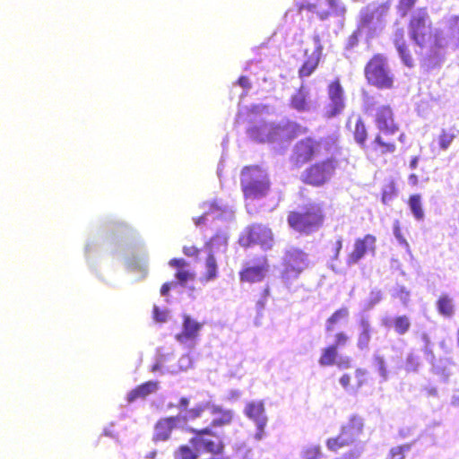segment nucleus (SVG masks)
<instances>
[{
  "instance_id": "7c9ffc66",
  "label": "nucleus",
  "mask_w": 459,
  "mask_h": 459,
  "mask_svg": "<svg viewBox=\"0 0 459 459\" xmlns=\"http://www.w3.org/2000/svg\"><path fill=\"white\" fill-rule=\"evenodd\" d=\"M299 456L301 459H321L322 448L319 444H307L302 446Z\"/></svg>"
},
{
  "instance_id": "9d476101",
  "label": "nucleus",
  "mask_w": 459,
  "mask_h": 459,
  "mask_svg": "<svg viewBox=\"0 0 459 459\" xmlns=\"http://www.w3.org/2000/svg\"><path fill=\"white\" fill-rule=\"evenodd\" d=\"M244 414L254 422L256 428L254 438L257 441L264 439L266 436L265 427L268 422L264 402L254 400L247 403Z\"/></svg>"
},
{
  "instance_id": "13d9d810",
  "label": "nucleus",
  "mask_w": 459,
  "mask_h": 459,
  "mask_svg": "<svg viewBox=\"0 0 459 459\" xmlns=\"http://www.w3.org/2000/svg\"><path fill=\"white\" fill-rule=\"evenodd\" d=\"M423 351L426 357V359L429 362H433L435 356L433 352V343L423 345Z\"/></svg>"
},
{
  "instance_id": "ea45409f",
  "label": "nucleus",
  "mask_w": 459,
  "mask_h": 459,
  "mask_svg": "<svg viewBox=\"0 0 459 459\" xmlns=\"http://www.w3.org/2000/svg\"><path fill=\"white\" fill-rule=\"evenodd\" d=\"M363 429L362 420L359 417H352L349 423L343 427L342 430L351 432L353 436L359 437Z\"/></svg>"
},
{
  "instance_id": "f3484780",
  "label": "nucleus",
  "mask_w": 459,
  "mask_h": 459,
  "mask_svg": "<svg viewBox=\"0 0 459 459\" xmlns=\"http://www.w3.org/2000/svg\"><path fill=\"white\" fill-rule=\"evenodd\" d=\"M376 238L368 234L363 238H358L354 243V249L350 254L347 263L349 265L357 264L366 255H375Z\"/></svg>"
},
{
  "instance_id": "0e129e2a",
  "label": "nucleus",
  "mask_w": 459,
  "mask_h": 459,
  "mask_svg": "<svg viewBox=\"0 0 459 459\" xmlns=\"http://www.w3.org/2000/svg\"><path fill=\"white\" fill-rule=\"evenodd\" d=\"M176 286V283L175 282H167V283H164L160 289V294L161 296H166L168 294V292L169 291V290Z\"/></svg>"
},
{
  "instance_id": "f03ea898",
  "label": "nucleus",
  "mask_w": 459,
  "mask_h": 459,
  "mask_svg": "<svg viewBox=\"0 0 459 459\" xmlns=\"http://www.w3.org/2000/svg\"><path fill=\"white\" fill-rule=\"evenodd\" d=\"M240 183L247 212H256L255 202L264 198L270 189L266 172L257 166L246 167L241 172Z\"/></svg>"
},
{
  "instance_id": "a18cd8bd",
  "label": "nucleus",
  "mask_w": 459,
  "mask_h": 459,
  "mask_svg": "<svg viewBox=\"0 0 459 459\" xmlns=\"http://www.w3.org/2000/svg\"><path fill=\"white\" fill-rule=\"evenodd\" d=\"M382 299V293L380 290H372L367 300L363 303V309L365 311L370 310Z\"/></svg>"
},
{
  "instance_id": "4d7b16f0",
  "label": "nucleus",
  "mask_w": 459,
  "mask_h": 459,
  "mask_svg": "<svg viewBox=\"0 0 459 459\" xmlns=\"http://www.w3.org/2000/svg\"><path fill=\"white\" fill-rule=\"evenodd\" d=\"M415 0H401L400 1V11L402 15H405L407 11L414 4Z\"/></svg>"
},
{
  "instance_id": "338daca9",
  "label": "nucleus",
  "mask_w": 459,
  "mask_h": 459,
  "mask_svg": "<svg viewBox=\"0 0 459 459\" xmlns=\"http://www.w3.org/2000/svg\"><path fill=\"white\" fill-rule=\"evenodd\" d=\"M238 83L240 87H242L243 89H249L250 88V82H249V80L248 78L245 77V76H241L238 81Z\"/></svg>"
},
{
  "instance_id": "5fc2aeb1",
  "label": "nucleus",
  "mask_w": 459,
  "mask_h": 459,
  "mask_svg": "<svg viewBox=\"0 0 459 459\" xmlns=\"http://www.w3.org/2000/svg\"><path fill=\"white\" fill-rule=\"evenodd\" d=\"M340 368H351V359L347 356H339L336 359L335 364Z\"/></svg>"
},
{
  "instance_id": "f257e3e1",
  "label": "nucleus",
  "mask_w": 459,
  "mask_h": 459,
  "mask_svg": "<svg viewBox=\"0 0 459 459\" xmlns=\"http://www.w3.org/2000/svg\"><path fill=\"white\" fill-rule=\"evenodd\" d=\"M411 38L422 49L423 65L431 69L438 65L444 57V48L454 40L459 47V16L449 21L447 30L436 31L432 36L426 11L419 10L411 21Z\"/></svg>"
},
{
  "instance_id": "58836bf2",
  "label": "nucleus",
  "mask_w": 459,
  "mask_h": 459,
  "mask_svg": "<svg viewBox=\"0 0 459 459\" xmlns=\"http://www.w3.org/2000/svg\"><path fill=\"white\" fill-rule=\"evenodd\" d=\"M393 326L399 334L406 333L411 326V321L406 316H396L393 319Z\"/></svg>"
},
{
  "instance_id": "c03bdc74",
  "label": "nucleus",
  "mask_w": 459,
  "mask_h": 459,
  "mask_svg": "<svg viewBox=\"0 0 459 459\" xmlns=\"http://www.w3.org/2000/svg\"><path fill=\"white\" fill-rule=\"evenodd\" d=\"M420 365V359L418 354L413 351L408 353L405 361V369L407 371L416 372Z\"/></svg>"
},
{
  "instance_id": "aec40b11",
  "label": "nucleus",
  "mask_w": 459,
  "mask_h": 459,
  "mask_svg": "<svg viewBox=\"0 0 459 459\" xmlns=\"http://www.w3.org/2000/svg\"><path fill=\"white\" fill-rule=\"evenodd\" d=\"M273 234L270 229L263 225H254L248 231V243L261 246L264 250L273 247Z\"/></svg>"
},
{
  "instance_id": "69168bd1",
  "label": "nucleus",
  "mask_w": 459,
  "mask_h": 459,
  "mask_svg": "<svg viewBox=\"0 0 459 459\" xmlns=\"http://www.w3.org/2000/svg\"><path fill=\"white\" fill-rule=\"evenodd\" d=\"M190 403V401L188 398L186 397H182L180 400H179V403L177 405L178 408H179L180 410H186L187 409L188 405Z\"/></svg>"
},
{
  "instance_id": "2f4dec72",
  "label": "nucleus",
  "mask_w": 459,
  "mask_h": 459,
  "mask_svg": "<svg viewBox=\"0 0 459 459\" xmlns=\"http://www.w3.org/2000/svg\"><path fill=\"white\" fill-rule=\"evenodd\" d=\"M227 240L228 236L226 232L218 233L211 239V241L207 245L208 251L212 253L219 251L224 252L227 247Z\"/></svg>"
},
{
  "instance_id": "680f3d73",
  "label": "nucleus",
  "mask_w": 459,
  "mask_h": 459,
  "mask_svg": "<svg viewBox=\"0 0 459 459\" xmlns=\"http://www.w3.org/2000/svg\"><path fill=\"white\" fill-rule=\"evenodd\" d=\"M183 252L187 256H195L198 254L199 250L195 247H184Z\"/></svg>"
},
{
  "instance_id": "f8f14e48",
  "label": "nucleus",
  "mask_w": 459,
  "mask_h": 459,
  "mask_svg": "<svg viewBox=\"0 0 459 459\" xmlns=\"http://www.w3.org/2000/svg\"><path fill=\"white\" fill-rule=\"evenodd\" d=\"M328 104L325 108V117L327 118L340 115L345 108V95L339 80L332 82L327 90Z\"/></svg>"
},
{
  "instance_id": "3c124183",
  "label": "nucleus",
  "mask_w": 459,
  "mask_h": 459,
  "mask_svg": "<svg viewBox=\"0 0 459 459\" xmlns=\"http://www.w3.org/2000/svg\"><path fill=\"white\" fill-rule=\"evenodd\" d=\"M349 340L350 337L348 334L343 332H339L334 335V342L332 344V346L337 350L338 348L346 346Z\"/></svg>"
},
{
  "instance_id": "2eb2a0df",
  "label": "nucleus",
  "mask_w": 459,
  "mask_h": 459,
  "mask_svg": "<svg viewBox=\"0 0 459 459\" xmlns=\"http://www.w3.org/2000/svg\"><path fill=\"white\" fill-rule=\"evenodd\" d=\"M334 169L335 162L333 160L316 163L306 171L305 181L314 186L323 185L330 179Z\"/></svg>"
},
{
  "instance_id": "473e14b6",
  "label": "nucleus",
  "mask_w": 459,
  "mask_h": 459,
  "mask_svg": "<svg viewBox=\"0 0 459 459\" xmlns=\"http://www.w3.org/2000/svg\"><path fill=\"white\" fill-rule=\"evenodd\" d=\"M338 351L337 350L330 345L329 347H326L322 350L321 357L318 360V363L322 367H328L334 365L336 362V359H338Z\"/></svg>"
},
{
  "instance_id": "c756f323",
  "label": "nucleus",
  "mask_w": 459,
  "mask_h": 459,
  "mask_svg": "<svg viewBox=\"0 0 459 459\" xmlns=\"http://www.w3.org/2000/svg\"><path fill=\"white\" fill-rule=\"evenodd\" d=\"M218 267L214 253L208 251V255L205 261V274L204 276L205 281H211L217 278Z\"/></svg>"
},
{
  "instance_id": "ddd939ff",
  "label": "nucleus",
  "mask_w": 459,
  "mask_h": 459,
  "mask_svg": "<svg viewBox=\"0 0 459 459\" xmlns=\"http://www.w3.org/2000/svg\"><path fill=\"white\" fill-rule=\"evenodd\" d=\"M269 272V264L264 256L248 261L239 273L241 281L249 283L262 281Z\"/></svg>"
},
{
  "instance_id": "dca6fc26",
  "label": "nucleus",
  "mask_w": 459,
  "mask_h": 459,
  "mask_svg": "<svg viewBox=\"0 0 459 459\" xmlns=\"http://www.w3.org/2000/svg\"><path fill=\"white\" fill-rule=\"evenodd\" d=\"M388 6L380 4L378 6L369 5L361 12L362 28H368L374 32L383 27V17L386 14Z\"/></svg>"
},
{
  "instance_id": "de8ad7c7",
  "label": "nucleus",
  "mask_w": 459,
  "mask_h": 459,
  "mask_svg": "<svg viewBox=\"0 0 459 459\" xmlns=\"http://www.w3.org/2000/svg\"><path fill=\"white\" fill-rule=\"evenodd\" d=\"M199 452L186 446H181L175 455L176 459H196Z\"/></svg>"
},
{
  "instance_id": "f704fd0d",
  "label": "nucleus",
  "mask_w": 459,
  "mask_h": 459,
  "mask_svg": "<svg viewBox=\"0 0 459 459\" xmlns=\"http://www.w3.org/2000/svg\"><path fill=\"white\" fill-rule=\"evenodd\" d=\"M348 432L342 430L337 437L329 438L326 441L328 450L337 452L340 448L349 446V439H346Z\"/></svg>"
},
{
  "instance_id": "4468645a",
  "label": "nucleus",
  "mask_w": 459,
  "mask_h": 459,
  "mask_svg": "<svg viewBox=\"0 0 459 459\" xmlns=\"http://www.w3.org/2000/svg\"><path fill=\"white\" fill-rule=\"evenodd\" d=\"M203 328V324L193 319L188 315L183 316L182 331L176 334V340L188 349H193L196 344L199 333Z\"/></svg>"
},
{
  "instance_id": "bb28decb",
  "label": "nucleus",
  "mask_w": 459,
  "mask_h": 459,
  "mask_svg": "<svg viewBox=\"0 0 459 459\" xmlns=\"http://www.w3.org/2000/svg\"><path fill=\"white\" fill-rule=\"evenodd\" d=\"M403 31H397L394 36V44L403 64L409 67H411L413 65V59L409 54L405 43L403 40Z\"/></svg>"
},
{
  "instance_id": "6e6552de",
  "label": "nucleus",
  "mask_w": 459,
  "mask_h": 459,
  "mask_svg": "<svg viewBox=\"0 0 459 459\" xmlns=\"http://www.w3.org/2000/svg\"><path fill=\"white\" fill-rule=\"evenodd\" d=\"M299 11H307L316 14L320 20H325L331 15H342L345 7L340 0H303Z\"/></svg>"
},
{
  "instance_id": "b1692460",
  "label": "nucleus",
  "mask_w": 459,
  "mask_h": 459,
  "mask_svg": "<svg viewBox=\"0 0 459 459\" xmlns=\"http://www.w3.org/2000/svg\"><path fill=\"white\" fill-rule=\"evenodd\" d=\"M211 414L213 416L209 426L212 429L229 425L233 419V411L231 410L223 409L221 406L217 404H213L211 407Z\"/></svg>"
},
{
  "instance_id": "4be33fe9",
  "label": "nucleus",
  "mask_w": 459,
  "mask_h": 459,
  "mask_svg": "<svg viewBox=\"0 0 459 459\" xmlns=\"http://www.w3.org/2000/svg\"><path fill=\"white\" fill-rule=\"evenodd\" d=\"M290 106L299 112L310 110L311 101L309 98V89L301 85L299 89L290 97Z\"/></svg>"
},
{
  "instance_id": "e2e57ef3",
  "label": "nucleus",
  "mask_w": 459,
  "mask_h": 459,
  "mask_svg": "<svg viewBox=\"0 0 459 459\" xmlns=\"http://www.w3.org/2000/svg\"><path fill=\"white\" fill-rule=\"evenodd\" d=\"M339 382L343 388L347 389L351 383V377L348 374H344L341 377Z\"/></svg>"
},
{
  "instance_id": "1a4fd4ad",
  "label": "nucleus",
  "mask_w": 459,
  "mask_h": 459,
  "mask_svg": "<svg viewBox=\"0 0 459 459\" xmlns=\"http://www.w3.org/2000/svg\"><path fill=\"white\" fill-rule=\"evenodd\" d=\"M195 436L191 438L190 443L196 452H206L212 455L220 454L223 445L219 436H217L211 427L202 429H192Z\"/></svg>"
},
{
  "instance_id": "7ed1b4c3",
  "label": "nucleus",
  "mask_w": 459,
  "mask_h": 459,
  "mask_svg": "<svg viewBox=\"0 0 459 459\" xmlns=\"http://www.w3.org/2000/svg\"><path fill=\"white\" fill-rule=\"evenodd\" d=\"M308 255L302 250L291 247L285 252L283 256V270L281 281L287 288L296 281L299 275L309 267Z\"/></svg>"
},
{
  "instance_id": "8fccbe9b",
  "label": "nucleus",
  "mask_w": 459,
  "mask_h": 459,
  "mask_svg": "<svg viewBox=\"0 0 459 459\" xmlns=\"http://www.w3.org/2000/svg\"><path fill=\"white\" fill-rule=\"evenodd\" d=\"M393 231H394V238H396L398 243L401 246H403L406 249L407 252L410 253L409 243L407 242V240L402 235L401 230H400V225H399V222L397 221L394 223Z\"/></svg>"
},
{
  "instance_id": "09e8293b",
  "label": "nucleus",
  "mask_w": 459,
  "mask_h": 459,
  "mask_svg": "<svg viewBox=\"0 0 459 459\" xmlns=\"http://www.w3.org/2000/svg\"><path fill=\"white\" fill-rule=\"evenodd\" d=\"M354 136H355V140L360 144L363 143L366 140V137H367L366 127L360 119H358L356 122Z\"/></svg>"
},
{
  "instance_id": "393cba45",
  "label": "nucleus",
  "mask_w": 459,
  "mask_h": 459,
  "mask_svg": "<svg viewBox=\"0 0 459 459\" xmlns=\"http://www.w3.org/2000/svg\"><path fill=\"white\" fill-rule=\"evenodd\" d=\"M169 265L178 269L176 278L181 285L194 279V273L186 268L187 264L184 259L174 258L169 261Z\"/></svg>"
},
{
  "instance_id": "79ce46f5",
  "label": "nucleus",
  "mask_w": 459,
  "mask_h": 459,
  "mask_svg": "<svg viewBox=\"0 0 459 459\" xmlns=\"http://www.w3.org/2000/svg\"><path fill=\"white\" fill-rule=\"evenodd\" d=\"M411 450V445H403L390 449L386 459H404L405 455Z\"/></svg>"
},
{
  "instance_id": "864d4df0",
  "label": "nucleus",
  "mask_w": 459,
  "mask_h": 459,
  "mask_svg": "<svg viewBox=\"0 0 459 459\" xmlns=\"http://www.w3.org/2000/svg\"><path fill=\"white\" fill-rule=\"evenodd\" d=\"M192 363H193V361H192V358L190 357V355L186 354V355H183L178 359V368L180 370L185 371L192 367Z\"/></svg>"
},
{
  "instance_id": "423d86ee",
  "label": "nucleus",
  "mask_w": 459,
  "mask_h": 459,
  "mask_svg": "<svg viewBox=\"0 0 459 459\" xmlns=\"http://www.w3.org/2000/svg\"><path fill=\"white\" fill-rule=\"evenodd\" d=\"M322 209L318 204H311L305 212H291L288 217L289 225L300 232H310L322 222Z\"/></svg>"
},
{
  "instance_id": "bf43d9fd",
  "label": "nucleus",
  "mask_w": 459,
  "mask_h": 459,
  "mask_svg": "<svg viewBox=\"0 0 459 459\" xmlns=\"http://www.w3.org/2000/svg\"><path fill=\"white\" fill-rule=\"evenodd\" d=\"M366 374H367V371L365 369H362V368L356 369L355 377L358 379L359 386H361L363 385L364 377L366 376Z\"/></svg>"
},
{
  "instance_id": "a19ab883",
  "label": "nucleus",
  "mask_w": 459,
  "mask_h": 459,
  "mask_svg": "<svg viewBox=\"0 0 459 459\" xmlns=\"http://www.w3.org/2000/svg\"><path fill=\"white\" fill-rule=\"evenodd\" d=\"M129 266L132 270L139 271L141 273L140 279H143L147 273V260L145 257H134L129 263Z\"/></svg>"
},
{
  "instance_id": "cd10ccee",
  "label": "nucleus",
  "mask_w": 459,
  "mask_h": 459,
  "mask_svg": "<svg viewBox=\"0 0 459 459\" xmlns=\"http://www.w3.org/2000/svg\"><path fill=\"white\" fill-rule=\"evenodd\" d=\"M157 389H158L157 382L149 381V382L140 385L136 389L131 391L127 395V399L131 403L139 397H145L146 395H148L152 393H154Z\"/></svg>"
},
{
  "instance_id": "a878e982",
  "label": "nucleus",
  "mask_w": 459,
  "mask_h": 459,
  "mask_svg": "<svg viewBox=\"0 0 459 459\" xmlns=\"http://www.w3.org/2000/svg\"><path fill=\"white\" fill-rule=\"evenodd\" d=\"M213 405L210 401H204L198 403L193 408L186 410L185 413L182 412V418L184 420V425L187 422V420H194L202 416L203 412L206 410L211 411V407Z\"/></svg>"
},
{
  "instance_id": "4c0bfd02",
  "label": "nucleus",
  "mask_w": 459,
  "mask_h": 459,
  "mask_svg": "<svg viewBox=\"0 0 459 459\" xmlns=\"http://www.w3.org/2000/svg\"><path fill=\"white\" fill-rule=\"evenodd\" d=\"M409 205L415 219L418 221L423 220L424 212L421 205L420 196L418 195L411 196Z\"/></svg>"
},
{
  "instance_id": "72a5a7b5",
  "label": "nucleus",
  "mask_w": 459,
  "mask_h": 459,
  "mask_svg": "<svg viewBox=\"0 0 459 459\" xmlns=\"http://www.w3.org/2000/svg\"><path fill=\"white\" fill-rule=\"evenodd\" d=\"M438 312L445 316H451L455 311L453 299L446 295L441 296L437 303Z\"/></svg>"
},
{
  "instance_id": "a211bd4d",
  "label": "nucleus",
  "mask_w": 459,
  "mask_h": 459,
  "mask_svg": "<svg viewBox=\"0 0 459 459\" xmlns=\"http://www.w3.org/2000/svg\"><path fill=\"white\" fill-rule=\"evenodd\" d=\"M183 426L182 411L177 416L161 419L155 425L153 439L155 441H166L169 438L174 429Z\"/></svg>"
},
{
  "instance_id": "774afa93",
  "label": "nucleus",
  "mask_w": 459,
  "mask_h": 459,
  "mask_svg": "<svg viewBox=\"0 0 459 459\" xmlns=\"http://www.w3.org/2000/svg\"><path fill=\"white\" fill-rule=\"evenodd\" d=\"M451 403L453 405L459 406V389L453 394Z\"/></svg>"
},
{
  "instance_id": "0eeeda50",
  "label": "nucleus",
  "mask_w": 459,
  "mask_h": 459,
  "mask_svg": "<svg viewBox=\"0 0 459 459\" xmlns=\"http://www.w3.org/2000/svg\"><path fill=\"white\" fill-rule=\"evenodd\" d=\"M365 74L368 81L377 87L390 88L393 84L391 74L386 60L381 55L375 56L367 65Z\"/></svg>"
},
{
  "instance_id": "49530a36",
  "label": "nucleus",
  "mask_w": 459,
  "mask_h": 459,
  "mask_svg": "<svg viewBox=\"0 0 459 459\" xmlns=\"http://www.w3.org/2000/svg\"><path fill=\"white\" fill-rule=\"evenodd\" d=\"M455 135L454 132L446 131V130L443 129L438 137V143H439L440 148L442 150H446L450 146V144L453 142V140L455 139Z\"/></svg>"
},
{
  "instance_id": "412c9836",
  "label": "nucleus",
  "mask_w": 459,
  "mask_h": 459,
  "mask_svg": "<svg viewBox=\"0 0 459 459\" xmlns=\"http://www.w3.org/2000/svg\"><path fill=\"white\" fill-rule=\"evenodd\" d=\"M313 40L315 48L299 69V76L301 78L308 77L315 71L319 63L323 47L318 35L314 36Z\"/></svg>"
},
{
  "instance_id": "e433bc0d",
  "label": "nucleus",
  "mask_w": 459,
  "mask_h": 459,
  "mask_svg": "<svg viewBox=\"0 0 459 459\" xmlns=\"http://www.w3.org/2000/svg\"><path fill=\"white\" fill-rule=\"evenodd\" d=\"M349 316V310L347 307H342L335 311L325 323L326 332L333 330L334 325L339 323L341 320L345 319Z\"/></svg>"
},
{
  "instance_id": "603ef678",
  "label": "nucleus",
  "mask_w": 459,
  "mask_h": 459,
  "mask_svg": "<svg viewBox=\"0 0 459 459\" xmlns=\"http://www.w3.org/2000/svg\"><path fill=\"white\" fill-rule=\"evenodd\" d=\"M169 310L168 309H160L159 307L154 306L153 308V317L157 322L164 323L167 322L169 318Z\"/></svg>"
},
{
  "instance_id": "9b49d317",
  "label": "nucleus",
  "mask_w": 459,
  "mask_h": 459,
  "mask_svg": "<svg viewBox=\"0 0 459 459\" xmlns=\"http://www.w3.org/2000/svg\"><path fill=\"white\" fill-rule=\"evenodd\" d=\"M284 129L280 126L273 123H267L264 120H258L250 126L247 134L250 138L255 141L264 143L276 141L278 138L283 137Z\"/></svg>"
},
{
  "instance_id": "6e6d98bb",
  "label": "nucleus",
  "mask_w": 459,
  "mask_h": 459,
  "mask_svg": "<svg viewBox=\"0 0 459 459\" xmlns=\"http://www.w3.org/2000/svg\"><path fill=\"white\" fill-rule=\"evenodd\" d=\"M268 113V108L264 105H255L251 108L250 120L253 121V116L255 115H263L264 113Z\"/></svg>"
},
{
  "instance_id": "20e7f679",
  "label": "nucleus",
  "mask_w": 459,
  "mask_h": 459,
  "mask_svg": "<svg viewBox=\"0 0 459 459\" xmlns=\"http://www.w3.org/2000/svg\"><path fill=\"white\" fill-rule=\"evenodd\" d=\"M376 123L380 134L376 137L374 143L379 146L382 153L394 152L395 151L394 143L384 138V136L393 135L398 131L389 106L382 105L377 108Z\"/></svg>"
},
{
  "instance_id": "c9c22d12",
  "label": "nucleus",
  "mask_w": 459,
  "mask_h": 459,
  "mask_svg": "<svg viewBox=\"0 0 459 459\" xmlns=\"http://www.w3.org/2000/svg\"><path fill=\"white\" fill-rule=\"evenodd\" d=\"M373 365L378 372L379 376L382 378L383 382L388 380L389 373L387 370L386 363L385 358L380 355L378 352H375L373 356Z\"/></svg>"
},
{
  "instance_id": "052dcab7",
  "label": "nucleus",
  "mask_w": 459,
  "mask_h": 459,
  "mask_svg": "<svg viewBox=\"0 0 459 459\" xmlns=\"http://www.w3.org/2000/svg\"><path fill=\"white\" fill-rule=\"evenodd\" d=\"M392 192H393V186H389V190H387V189L384 190L383 196H382L383 203L387 204L388 202H390L392 200V198H393Z\"/></svg>"
},
{
  "instance_id": "6ab92c4d",
  "label": "nucleus",
  "mask_w": 459,
  "mask_h": 459,
  "mask_svg": "<svg viewBox=\"0 0 459 459\" xmlns=\"http://www.w3.org/2000/svg\"><path fill=\"white\" fill-rule=\"evenodd\" d=\"M318 144L311 138L299 141L294 148L292 160L299 165L308 161L316 152Z\"/></svg>"
},
{
  "instance_id": "c85d7f7f",
  "label": "nucleus",
  "mask_w": 459,
  "mask_h": 459,
  "mask_svg": "<svg viewBox=\"0 0 459 459\" xmlns=\"http://www.w3.org/2000/svg\"><path fill=\"white\" fill-rule=\"evenodd\" d=\"M432 364V370L435 374L440 376L445 380L447 379L452 374L453 364L447 359H439L437 362H430Z\"/></svg>"
},
{
  "instance_id": "39448f33",
  "label": "nucleus",
  "mask_w": 459,
  "mask_h": 459,
  "mask_svg": "<svg viewBox=\"0 0 459 459\" xmlns=\"http://www.w3.org/2000/svg\"><path fill=\"white\" fill-rule=\"evenodd\" d=\"M201 208L204 213L200 217L194 219L197 227L211 222L215 228H218L220 221L222 223H230L234 220V207L221 200L212 203H204Z\"/></svg>"
},
{
  "instance_id": "5701e85b",
  "label": "nucleus",
  "mask_w": 459,
  "mask_h": 459,
  "mask_svg": "<svg viewBox=\"0 0 459 459\" xmlns=\"http://www.w3.org/2000/svg\"><path fill=\"white\" fill-rule=\"evenodd\" d=\"M373 328L366 316H361L359 323V333L357 335V347L359 351L368 350Z\"/></svg>"
},
{
  "instance_id": "37998d69",
  "label": "nucleus",
  "mask_w": 459,
  "mask_h": 459,
  "mask_svg": "<svg viewBox=\"0 0 459 459\" xmlns=\"http://www.w3.org/2000/svg\"><path fill=\"white\" fill-rule=\"evenodd\" d=\"M392 296L399 299L404 306H407L410 301V291L404 286H395L392 290Z\"/></svg>"
}]
</instances>
